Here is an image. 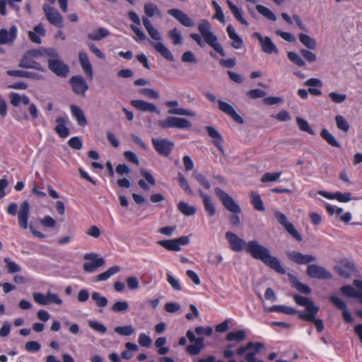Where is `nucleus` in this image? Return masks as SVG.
Masks as SVG:
<instances>
[{
    "label": "nucleus",
    "instance_id": "nucleus-24",
    "mask_svg": "<svg viewBox=\"0 0 362 362\" xmlns=\"http://www.w3.org/2000/svg\"><path fill=\"white\" fill-rule=\"evenodd\" d=\"M131 105L136 108L138 110L142 112H150L160 114V110L158 109L156 105L153 103L146 102L141 100H133L130 102Z\"/></svg>",
    "mask_w": 362,
    "mask_h": 362
},
{
    "label": "nucleus",
    "instance_id": "nucleus-54",
    "mask_svg": "<svg viewBox=\"0 0 362 362\" xmlns=\"http://www.w3.org/2000/svg\"><path fill=\"white\" fill-rule=\"evenodd\" d=\"M192 176L202 186H203L206 189H209L211 188V185L209 180L203 174L198 173L197 170H194L192 173Z\"/></svg>",
    "mask_w": 362,
    "mask_h": 362
},
{
    "label": "nucleus",
    "instance_id": "nucleus-5",
    "mask_svg": "<svg viewBox=\"0 0 362 362\" xmlns=\"http://www.w3.org/2000/svg\"><path fill=\"white\" fill-rule=\"evenodd\" d=\"M206 98L211 102H217L218 104V108L223 112L229 115L235 122L238 124H243L244 120L241 116H240L232 105L221 100H217L214 94L207 92L205 93Z\"/></svg>",
    "mask_w": 362,
    "mask_h": 362
},
{
    "label": "nucleus",
    "instance_id": "nucleus-22",
    "mask_svg": "<svg viewBox=\"0 0 362 362\" xmlns=\"http://www.w3.org/2000/svg\"><path fill=\"white\" fill-rule=\"evenodd\" d=\"M168 13L175 18L180 24L185 27L189 28L194 25L191 18L180 9L171 8L168 11Z\"/></svg>",
    "mask_w": 362,
    "mask_h": 362
},
{
    "label": "nucleus",
    "instance_id": "nucleus-58",
    "mask_svg": "<svg viewBox=\"0 0 362 362\" xmlns=\"http://www.w3.org/2000/svg\"><path fill=\"white\" fill-rule=\"evenodd\" d=\"M288 59L296 64L298 66H305L306 65L305 62L302 57L294 52H289L287 54Z\"/></svg>",
    "mask_w": 362,
    "mask_h": 362
},
{
    "label": "nucleus",
    "instance_id": "nucleus-62",
    "mask_svg": "<svg viewBox=\"0 0 362 362\" xmlns=\"http://www.w3.org/2000/svg\"><path fill=\"white\" fill-rule=\"evenodd\" d=\"M205 129L209 136L214 139V141H223L222 136L214 127L206 126Z\"/></svg>",
    "mask_w": 362,
    "mask_h": 362
},
{
    "label": "nucleus",
    "instance_id": "nucleus-34",
    "mask_svg": "<svg viewBox=\"0 0 362 362\" xmlns=\"http://www.w3.org/2000/svg\"><path fill=\"white\" fill-rule=\"evenodd\" d=\"M151 44L156 51L160 53L165 59L170 62H173L174 60V57L171 52L164 45L163 43L160 42H151Z\"/></svg>",
    "mask_w": 362,
    "mask_h": 362
},
{
    "label": "nucleus",
    "instance_id": "nucleus-6",
    "mask_svg": "<svg viewBox=\"0 0 362 362\" xmlns=\"http://www.w3.org/2000/svg\"><path fill=\"white\" fill-rule=\"evenodd\" d=\"M214 192L227 210L233 214L240 213V206L228 193L218 187H216Z\"/></svg>",
    "mask_w": 362,
    "mask_h": 362
},
{
    "label": "nucleus",
    "instance_id": "nucleus-10",
    "mask_svg": "<svg viewBox=\"0 0 362 362\" xmlns=\"http://www.w3.org/2000/svg\"><path fill=\"white\" fill-rule=\"evenodd\" d=\"M189 243L187 236H181L172 240H163L158 242V244L169 251L178 252L181 250L180 245H186Z\"/></svg>",
    "mask_w": 362,
    "mask_h": 362
},
{
    "label": "nucleus",
    "instance_id": "nucleus-51",
    "mask_svg": "<svg viewBox=\"0 0 362 362\" xmlns=\"http://www.w3.org/2000/svg\"><path fill=\"white\" fill-rule=\"evenodd\" d=\"M177 180L182 189L189 195H194V192L191 189L187 179L184 175L179 173L177 175Z\"/></svg>",
    "mask_w": 362,
    "mask_h": 362
},
{
    "label": "nucleus",
    "instance_id": "nucleus-25",
    "mask_svg": "<svg viewBox=\"0 0 362 362\" xmlns=\"http://www.w3.org/2000/svg\"><path fill=\"white\" fill-rule=\"evenodd\" d=\"M30 214V205L27 201H24L21 205V209L18 213L19 226L26 229L28 228V220Z\"/></svg>",
    "mask_w": 362,
    "mask_h": 362
},
{
    "label": "nucleus",
    "instance_id": "nucleus-49",
    "mask_svg": "<svg viewBox=\"0 0 362 362\" xmlns=\"http://www.w3.org/2000/svg\"><path fill=\"white\" fill-rule=\"evenodd\" d=\"M257 11L266 18L272 21H276V15L267 7L262 5H257L256 6Z\"/></svg>",
    "mask_w": 362,
    "mask_h": 362
},
{
    "label": "nucleus",
    "instance_id": "nucleus-57",
    "mask_svg": "<svg viewBox=\"0 0 362 362\" xmlns=\"http://www.w3.org/2000/svg\"><path fill=\"white\" fill-rule=\"evenodd\" d=\"M134 328L132 325L116 327L115 332L121 336H130L134 332Z\"/></svg>",
    "mask_w": 362,
    "mask_h": 362
},
{
    "label": "nucleus",
    "instance_id": "nucleus-63",
    "mask_svg": "<svg viewBox=\"0 0 362 362\" xmlns=\"http://www.w3.org/2000/svg\"><path fill=\"white\" fill-rule=\"evenodd\" d=\"M129 304L127 301H117L112 305V310L115 313L127 311Z\"/></svg>",
    "mask_w": 362,
    "mask_h": 362
},
{
    "label": "nucleus",
    "instance_id": "nucleus-29",
    "mask_svg": "<svg viewBox=\"0 0 362 362\" xmlns=\"http://www.w3.org/2000/svg\"><path fill=\"white\" fill-rule=\"evenodd\" d=\"M199 196L202 198L203 204L206 211L209 216H213L216 214V207L212 202L211 197L204 194L201 189L198 190Z\"/></svg>",
    "mask_w": 362,
    "mask_h": 362
},
{
    "label": "nucleus",
    "instance_id": "nucleus-38",
    "mask_svg": "<svg viewBox=\"0 0 362 362\" xmlns=\"http://www.w3.org/2000/svg\"><path fill=\"white\" fill-rule=\"evenodd\" d=\"M300 42L308 49L313 50L317 47V43L315 39L311 37L307 34L300 33L298 35Z\"/></svg>",
    "mask_w": 362,
    "mask_h": 362
},
{
    "label": "nucleus",
    "instance_id": "nucleus-32",
    "mask_svg": "<svg viewBox=\"0 0 362 362\" xmlns=\"http://www.w3.org/2000/svg\"><path fill=\"white\" fill-rule=\"evenodd\" d=\"M19 66L25 69H33L42 72L45 71V69L40 63L25 56L21 59Z\"/></svg>",
    "mask_w": 362,
    "mask_h": 362
},
{
    "label": "nucleus",
    "instance_id": "nucleus-56",
    "mask_svg": "<svg viewBox=\"0 0 362 362\" xmlns=\"http://www.w3.org/2000/svg\"><path fill=\"white\" fill-rule=\"evenodd\" d=\"M91 298L98 307L104 308L107 305L108 300L107 298L102 296L98 292H93L91 295Z\"/></svg>",
    "mask_w": 362,
    "mask_h": 362
},
{
    "label": "nucleus",
    "instance_id": "nucleus-53",
    "mask_svg": "<svg viewBox=\"0 0 362 362\" xmlns=\"http://www.w3.org/2000/svg\"><path fill=\"white\" fill-rule=\"evenodd\" d=\"M337 127L339 129L347 132L350 128L349 124L347 120L341 115H337L335 117Z\"/></svg>",
    "mask_w": 362,
    "mask_h": 362
},
{
    "label": "nucleus",
    "instance_id": "nucleus-12",
    "mask_svg": "<svg viewBox=\"0 0 362 362\" xmlns=\"http://www.w3.org/2000/svg\"><path fill=\"white\" fill-rule=\"evenodd\" d=\"M33 296L35 301L42 305H48L51 303L62 304V300L59 296L50 292H48L46 295L41 293H34Z\"/></svg>",
    "mask_w": 362,
    "mask_h": 362
},
{
    "label": "nucleus",
    "instance_id": "nucleus-26",
    "mask_svg": "<svg viewBox=\"0 0 362 362\" xmlns=\"http://www.w3.org/2000/svg\"><path fill=\"white\" fill-rule=\"evenodd\" d=\"M304 85L308 86V93L315 96H319L322 95L320 88L322 87L323 83L322 81L317 78H311L307 80Z\"/></svg>",
    "mask_w": 362,
    "mask_h": 362
},
{
    "label": "nucleus",
    "instance_id": "nucleus-36",
    "mask_svg": "<svg viewBox=\"0 0 362 362\" xmlns=\"http://www.w3.org/2000/svg\"><path fill=\"white\" fill-rule=\"evenodd\" d=\"M56 122L57 125L55 127L54 130L61 138H66L69 134V129L66 127V120L63 117L57 118Z\"/></svg>",
    "mask_w": 362,
    "mask_h": 362
},
{
    "label": "nucleus",
    "instance_id": "nucleus-16",
    "mask_svg": "<svg viewBox=\"0 0 362 362\" xmlns=\"http://www.w3.org/2000/svg\"><path fill=\"white\" fill-rule=\"evenodd\" d=\"M72 90L77 95L84 96L88 89V85L81 76H74L69 79Z\"/></svg>",
    "mask_w": 362,
    "mask_h": 362
},
{
    "label": "nucleus",
    "instance_id": "nucleus-41",
    "mask_svg": "<svg viewBox=\"0 0 362 362\" xmlns=\"http://www.w3.org/2000/svg\"><path fill=\"white\" fill-rule=\"evenodd\" d=\"M246 339V332L243 329L228 332L226 339L228 341L240 342Z\"/></svg>",
    "mask_w": 362,
    "mask_h": 362
},
{
    "label": "nucleus",
    "instance_id": "nucleus-64",
    "mask_svg": "<svg viewBox=\"0 0 362 362\" xmlns=\"http://www.w3.org/2000/svg\"><path fill=\"white\" fill-rule=\"evenodd\" d=\"M246 95L251 99H257L264 97L266 95V93L261 89L257 88L248 90L246 93Z\"/></svg>",
    "mask_w": 362,
    "mask_h": 362
},
{
    "label": "nucleus",
    "instance_id": "nucleus-55",
    "mask_svg": "<svg viewBox=\"0 0 362 362\" xmlns=\"http://www.w3.org/2000/svg\"><path fill=\"white\" fill-rule=\"evenodd\" d=\"M4 261L6 264L8 272L13 274L21 272V267L16 262H13L9 257H5Z\"/></svg>",
    "mask_w": 362,
    "mask_h": 362
},
{
    "label": "nucleus",
    "instance_id": "nucleus-60",
    "mask_svg": "<svg viewBox=\"0 0 362 362\" xmlns=\"http://www.w3.org/2000/svg\"><path fill=\"white\" fill-rule=\"evenodd\" d=\"M281 172L266 173L261 177L262 182H276L280 177Z\"/></svg>",
    "mask_w": 362,
    "mask_h": 362
},
{
    "label": "nucleus",
    "instance_id": "nucleus-35",
    "mask_svg": "<svg viewBox=\"0 0 362 362\" xmlns=\"http://www.w3.org/2000/svg\"><path fill=\"white\" fill-rule=\"evenodd\" d=\"M226 30H227L229 37L233 40L231 46L235 49L241 48L243 45V40L236 33L235 28L233 27V25H228Z\"/></svg>",
    "mask_w": 362,
    "mask_h": 362
},
{
    "label": "nucleus",
    "instance_id": "nucleus-50",
    "mask_svg": "<svg viewBox=\"0 0 362 362\" xmlns=\"http://www.w3.org/2000/svg\"><path fill=\"white\" fill-rule=\"evenodd\" d=\"M168 37L172 40L174 45H180L182 43V36L180 31L177 28H174L168 33Z\"/></svg>",
    "mask_w": 362,
    "mask_h": 362
},
{
    "label": "nucleus",
    "instance_id": "nucleus-46",
    "mask_svg": "<svg viewBox=\"0 0 362 362\" xmlns=\"http://www.w3.org/2000/svg\"><path fill=\"white\" fill-rule=\"evenodd\" d=\"M251 202L254 208L259 211L265 210L262 200L257 192H252L250 193Z\"/></svg>",
    "mask_w": 362,
    "mask_h": 362
},
{
    "label": "nucleus",
    "instance_id": "nucleus-1",
    "mask_svg": "<svg viewBox=\"0 0 362 362\" xmlns=\"http://www.w3.org/2000/svg\"><path fill=\"white\" fill-rule=\"evenodd\" d=\"M225 235L229 243L230 248L233 251L238 252L245 249L252 257L261 260L264 264L274 269L276 272L281 274L286 273V270L281 266L279 259L272 256L269 248L267 247L260 245L256 240L246 243L230 231L226 232Z\"/></svg>",
    "mask_w": 362,
    "mask_h": 362
},
{
    "label": "nucleus",
    "instance_id": "nucleus-28",
    "mask_svg": "<svg viewBox=\"0 0 362 362\" xmlns=\"http://www.w3.org/2000/svg\"><path fill=\"white\" fill-rule=\"evenodd\" d=\"M6 74L11 76L19 77V78H28L35 80H40L43 77L42 75L28 71L23 70H8Z\"/></svg>",
    "mask_w": 362,
    "mask_h": 362
},
{
    "label": "nucleus",
    "instance_id": "nucleus-52",
    "mask_svg": "<svg viewBox=\"0 0 362 362\" xmlns=\"http://www.w3.org/2000/svg\"><path fill=\"white\" fill-rule=\"evenodd\" d=\"M296 122H297V124H298L299 129L301 131L308 132V134H310L311 135H315V132L311 129L308 122L305 119H304L300 117H297Z\"/></svg>",
    "mask_w": 362,
    "mask_h": 362
},
{
    "label": "nucleus",
    "instance_id": "nucleus-21",
    "mask_svg": "<svg viewBox=\"0 0 362 362\" xmlns=\"http://www.w3.org/2000/svg\"><path fill=\"white\" fill-rule=\"evenodd\" d=\"M178 104L177 100L166 101L165 105L168 107H173L172 109L168 110V112L170 115L188 116L192 117H196V113L190 110L177 107Z\"/></svg>",
    "mask_w": 362,
    "mask_h": 362
},
{
    "label": "nucleus",
    "instance_id": "nucleus-44",
    "mask_svg": "<svg viewBox=\"0 0 362 362\" xmlns=\"http://www.w3.org/2000/svg\"><path fill=\"white\" fill-rule=\"evenodd\" d=\"M120 271V267L118 266H113L110 267L107 271L98 274L97 276L98 281H103L107 280L112 275L118 273Z\"/></svg>",
    "mask_w": 362,
    "mask_h": 362
},
{
    "label": "nucleus",
    "instance_id": "nucleus-31",
    "mask_svg": "<svg viewBox=\"0 0 362 362\" xmlns=\"http://www.w3.org/2000/svg\"><path fill=\"white\" fill-rule=\"evenodd\" d=\"M30 40L36 44L41 43V37L45 35V30L42 23H39L34 27L33 30L28 32Z\"/></svg>",
    "mask_w": 362,
    "mask_h": 362
},
{
    "label": "nucleus",
    "instance_id": "nucleus-45",
    "mask_svg": "<svg viewBox=\"0 0 362 362\" xmlns=\"http://www.w3.org/2000/svg\"><path fill=\"white\" fill-rule=\"evenodd\" d=\"M177 208L185 216H189L195 214L197 209L194 206L189 205L185 202H179Z\"/></svg>",
    "mask_w": 362,
    "mask_h": 362
},
{
    "label": "nucleus",
    "instance_id": "nucleus-7",
    "mask_svg": "<svg viewBox=\"0 0 362 362\" xmlns=\"http://www.w3.org/2000/svg\"><path fill=\"white\" fill-rule=\"evenodd\" d=\"M214 192L227 210L233 214L240 213V206L228 193L218 187H216Z\"/></svg>",
    "mask_w": 362,
    "mask_h": 362
},
{
    "label": "nucleus",
    "instance_id": "nucleus-17",
    "mask_svg": "<svg viewBox=\"0 0 362 362\" xmlns=\"http://www.w3.org/2000/svg\"><path fill=\"white\" fill-rule=\"evenodd\" d=\"M334 270L339 276L344 278H349L357 272L354 263L348 259H344L339 265L335 266Z\"/></svg>",
    "mask_w": 362,
    "mask_h": 362
},
{
    "label": "nucleus",
    "instance_id": "nucleus-33",
    "mask_svg": "<svg viewBox=\"0 0 362 362\" xmlns=\"http://www.w3.org/2000/svg\"><path fill=\"white\" fill-rule=\"evenodd\" d=\"M151 44L156 51L160 53L165 59L170 62H173L174 60V57L171 52L164 45L163 43L160 42H151Z\"/></svg>",
    "mask_w": 362,
    "mask_h": 362
},
{
    "label": "nucleus",
    "instance_id": "nucleus-27",
    "mask_svg": "<svg viewBox=\"0 0 362 362\" xmlns=\"http://www.w3.org/2000/svg\"><path fill=\"white\" fill-rule=\"evenodd\" d=\"M78 61L82 67L83 71L85 74H86L90 79L93 78V68L92 65L89 61L88 54L83 52L81 51L78 53Z\"/></svg>",
    "mask_w": 362,
    "mask_h": 362
},
{
    "label": "nucleus",
    "instance_id": "nucleus-37",
    "mask_svg": "<svg viewBox=\"0 0 362 362\" xmlns=\"http://www.w3.org/2000/svg\"><path fill=\"white\" fill-rule=\"evenodd\" d=\"M204 346V338L199 337L197 338L196 342H194L193 344L189 345L186 347V351L189 354L194 356L199 354Z\"/></svg>",
    "mask_w": 362,
    "mask_h": 362
},
{
    "label": "nucleus",
    "instance_id": "nucleus-48",
    "mask_svg": "<svg viewBox=\"0 0 362 362\" xmlns=\"http://www.w3.org/2000/svg\"><path fill=\"white\" fill-rule=\"evenodd\" d=\"M144 10L147 17L151 18L156 15L160 16V12L158 6L153 3H146L144 6Z\"/></svg>",
    "mask_w": 362,
    "mask_h": 362
},
{
    "label": "nucleus",
    "instance_id": "nucleus-43",
    "mask_svg": "<svg viewBox=\"0 0 362 362\" xmlns=\"http://www.w3.org/2000/svg\"><path fill=\"white\" fill-rule=\"evenodd\" d=\"M110 35V32L105 28H100L88 34V38L91 40H100Z\"/></svg>",
    "mask_w": 362,
    "mask_h": 362
},
{
    "label": "nucleus",
    "instance_id": "nucleus-39",
    "mask_svg": "<svg viewBox=\"0 0 362 362\" xmlns=\"http://www.w3.org/2000/svg\"><path fill=\"white\" fill-rule=\"evenodd\" d=\"M71 110L73 116L75 117L80 126L84 127L87 124L86 118L83 110L80 107L76 105H71Z\"/></svg>",
    "mask_w": 362,
    "mask_h": 362
},
{
    "label": "nucleus",
    "instance_id": "nucleus-4",
    "mask_svg": "<svg viewBox=\"0 0 362 362\" xmlns=\"http://www.w3.org/2000/svg\"><path fill=\"white\" fill-rule=\"evenodd\" d=\"M53 57H49L47 59L48 68L57 76L60 77H66L69 72V67L64 64L60 59L57 51L54 49L53 51Z\"/></svg>",
    "mask_w": 362,
    "mask_h": 362
},
{
    "label": "nucleus",
    "instance_id": "nucleus-59",
    "mask_svg": "<svg viewBox=\"0 0 362 362\" xmlns=\"http://www.w3.org/2000/svg\"><path fill=\"white\" fill-rule=\"evenodd\" d=\"M341 291L346 296L356 298L361 297V292L355 290L351 286H344L341 288Z\"/></svg>",
    "mask_w": 362,
    "mask_h": 362
},
{
    "label": "nucleus",
    "instance_id": "nucleus-23",
    "mask_svg": "<svg viewBox=\"0 0 362 362\" xmlns=\"http://www.w3.org/2000/svg\"><path fill=\"white\" fill-rule=\"evenodd\" d=\"M17 28L12 25L9 30L5 28L0 30V45L12 44L16 38Z\"/></svg>",
    "mask_w": 362,
    "mask_h": 362
},
{
    "label": "nucleus",
    "instance_id": "nucleus-14",
    "mask_svg": "<svg viewBox=\"0 0 362 362\" xmlns=\"http://www.w3.org/2000/svg\"><path fill=\"white\" fill-rule=\"evenodd\" d=\"M84 259L91 261V262H85L83 265V269L88 272H93L98 267L105 264V259L98 257L96 253H88L84 255Z\"/></svg>",
    "mask_w": 362,
    "mask_h": 362
},
{
    "label": "nucleus",
    "instance_id": "nucleus-2",
    "mask_svg": "<svg viewBox=\"0 0 362 362\" xmlns=\"http://www.w3.org/2000/svg\"><path fill=\"white\" fill-rule=\"evenodd\" d=\"M200 34L191 33L189 37L201 47L206 44L211 47L220 55L224 57L225 52L222 46L219 44L217 36L212 32L211 26L206 20L202 21L197 27Z\"/></svg>",
    "mask_w": 362,
    "mask_h": 362
},
{
    "label": "nucleus",
    "instance_id": "nucleus-8",
    "mask_svg": "<svg viewBox=\"0 0 362 362\" xmlns=\"http://www.w3.org/2000/svg\"><path fill=\"white\" fill-rule=\"evenodd\" d=\"M158 124L164 129L177 128V129H189L192 127L190 122L182 117H168L165 120H160Z\"/></svg>",
    "mask_w": 362,
    "mask_h": 362
},
{
    "label": "nucleus",
    "instance_id": "nucleus-15",
    "mask_svg": "<svg viewBox=\"0 0 362 362\" xmlns=\"http://www.w3.org/2000/svg\"><path fill=\"white\" fill-rule=\"evenodd\" d=\"M152 143L156 151L163 156H168L174 146V143L168 139H153Z\"/></svg>",
    "mask_w": 362,
    "mask_h": 362
},
{
    "label": "nucleus",
    "instance_id": "nucleus-40",
    "mask_svg": "<svg viewBox=\"0 0 362 362\" xmlns=\"http://www.w3.org/2000/svg\"><path fill=\"white\" fill-rule=\"evenodd\" d=\"M228 6L230 8L233 14L235 17L236 20L238 21L243 25L246 26L249 25L248 22L243 17L241 10L238 8L232 1L230 0H227L226 1Z\"/></svg>",
    "mask_w": 362,
    "mask_h": 362
},
{
    "label": "nucleus",
    "instance_id": "nucleus-18",
    "mask_svg": "<svg viewBox=\"0 0 362 362\" xmlns=\"http://www.w3.org/2000/svg\"><path fill=\"white\" fill-rule=\"evenodd\" d=\"M129 19L134 22L136 25H130V28L135 34L134 40L136 41H144L146 39L145 33L139 28L141 25V21L138 15L133 11L128 12Z\"/></svg>",
    "mask_w": 362,
    "mask_h": 362
},
{
    "label": "nucleus",
    "instance_id": "nucleus-19",
    "mask_svg": "<svg viewBox=\"0 0 362 362\" xmlns=\"http://www.w3.org/2000/svg\"><path fill=\"white\" fill-rule=\"evenodd\" d=\"M43 11L45 13L47 21L56 27H62V16L59 11L53 7L45 4Z\"/></svg>",
    "mask_w": 362,
    "mask_h": 362
},
{
    "label": "nucleus",
    "instance_id": "nucleus-9",
    "mask_svg": "<svg viewBox=\"0 0 362 362\" xmlns=\"http://www.w3.org/2000/svg\"><path fill=\"white\" fill-rule=\"evenodd\" d=\"M286 255L290 261L298 264L309 265L311 262L317 260L315 256L310 254H303L295 250L287 251Z\"/></svg>",
    "mask_w": 362,
    "mask_h": 362
},
{
    "label": "nucleus",
    "instance_id": "nucleus-42",
    "mask_svg": "<svg viewBox=\"0 0 362 362\" xmlns=\"http://www.w3.org/2000/svg\"><path fill=\"white\" fill-rule=\"evenodd\" d=\"M320 136L330 146L337 148H339L341 146L339 142L337 141L334 136L332 134H331L327 129H323L321 130Z\"/></svg>",
    "mask_w": 362,
    "mask_h": 362
},
{
    "label": "nucleus",
    "instance_id": "nucleus-61",
    "mask_svg": "<svg viewBox=\"0 0 362 362\" xmlns=\"http://www.w3.org/2000/svg\"><path fill=\"white\" fill-rule=\"evenodd\" d=\"M331 100L334 103H342L346 100V95L339 93L337 92H331L328 95Z\"/></svg>",
    "mask_w": 362,
    "mask_h": 362
},
{
    "label": "nucleus",
    "instance_id": "nucleus-20",
    "mask_svg": "<svg viewBox=\"0 0 362 362\" xmlns=\"http://www.w3.org/2000/svg\"><path fill=\"white\" fill-rule=\"evenodd\" d=\"M252 36L258 40L264 52L269 54L272 53L278 54L279 50L269 37H264L259 33H253Z\"/></svg>",
    "mask_w": 362,
    "mask_h": 362
},
{
    "label": "nucleus",
    "instance_id": "nucleus-3",
    "mask_svg": "<svg viewBox=\"0 0 362 362\" xmlns=\"http://www.w3.org/2000/svg\"><path fill=\"white\" fill-rule=\"evenodd\" d=\"M293 299L298 305L305 308L306 313H298V317L306 322H313L317 332H322L324 329L323 321L316 318V315L320 310L319 307L310 298L298 294L293 296Z\"/></svg>",
    "mask_w": 362,
    "mask_h": 362
},
{
    "label": "nucleus",
    "instance_id": "nucleus-13",
    "mask_svg": "<svg viewBox=\"0 0 362 362\" xmlns=\"http://www.w3.org/2000/svg\"><path fill=\"white\" fill-rule=\"evenodd\" d=\"M306 274L310 278L318 279H330L332 277V274L325 267L315 264L308 265Z\"/></svg>",
    "mask_w": 362,
    "mask_h": 362
},
{
    "label": "nucleus",
    "instance_id": "nucleus-47",
    "mask_svg": "<svg viewBox=\"0 0 362 362\" xmlns=\"http://www.w3.org/2000/svg\"><path fill=\"white\" fill-rule=\"evenodd\" d=\"M207 262L213 266L218 267L223 261V257L214 252H208L206 254Z\"/></svg>",
    "mask_w": 362,
    "mask_h": 362
},
{
    "label": "nucleus",
    "instance_id": "nucleus-11",
    "mask_svg": "<svg viewBox=\"0 0 362 362\" xmlns=\"http://www.w3.org/2000/svg\"><path fill=\"white\" fill-rule=\"evenodd\" d=\"M274 216L278 222L284 226L291 235H292L296 240L299 242L302 241L303 238L301 235L296 230L294 226L288 221L287 217L283 213L276 211Z\"/></svg>",
    "mask_w": 362,
    "mask_h": 362
},
{
    "label": "nucleus",
    "instance_id": "nucleus-30",
    "mask_svg": "<svg viewBox=\"0 0 362 362\" xmlns=\"http://www.w3.org/2000/svg\"><path fill=\"white\" fill-rule=\"evenodd\" d=\"M54 49L52 47L31 49L28 51L24 56L28 57L29 58H37L39 57H44L47 59L49 57H52V53H54Z\"/></svg>",
    "mask_w": 362,
    "mask_h": 362
}]
</instances>
